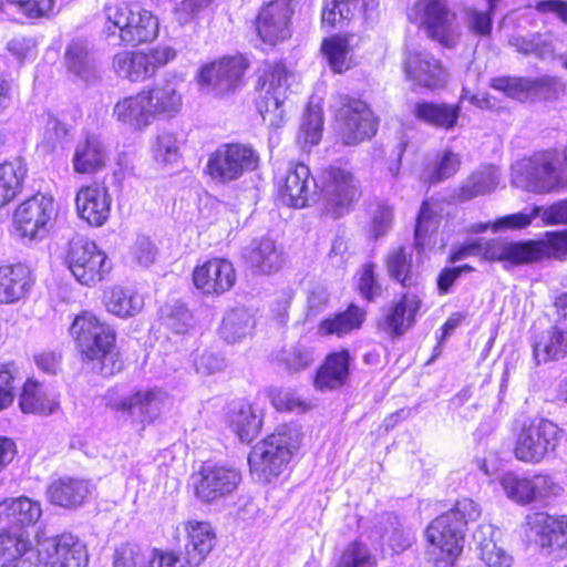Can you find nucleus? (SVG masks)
<instances>
[{
	"instance_id": "nucleus-28",
	"label": "nucleus",
	"mask_w": 567,
	"mask_h": 567,
	"mask_svg": "<svg viewBox=\"0 0 567 567\" xmlns=\"http://www.w3.org/2000/svg\"><path fill=\"white\" fill-rule=\"evenodd\" d=\"M309 178L308 165L301 162H290L286 173L275 183L278 198L289 207H305L309 196Z\"/></svg>"
},
{
	"instance_id": "nucleus-22",
	"label": "nucleus",
	"mask_w": 567,
	"mask_h": 567,
	"mask_svg": "<svg viewBox=\"0 0 567 567\" xmlns=\"http://www.w3.org/2000/svg\"><path fill=\"white\" fill-rule=\"evenodd\" d=\"M112 195L105 177L81 185L74 197L75 212L91 227L106 224L112 212Z\"/></svg>"
},
{
	"instance_id": "nucleus-50",
	"label": "nucleus",
	"mask_w": 567,
	"mask_h": 567,
	"mask_svg": "<svg viewBox=\"0 0 567 567\" xmlns=\"http://www.w3.org/2000/svg\"><path fill=\"white\" fill-rule=\"evenodd\" d=\"M323 133V114L319 110L309 109L299 126L296 143L302 150H310L318 145Z\"/></svg>"
},
{
	"instance_id": "nucleus-24",
	"label": "nucleus",
	"mask_w": 567,
	"mask_h": 567,
	"mask_svg": "<svg viewBox=\"0 0 567 567\" xmlns=\"http://www.w3.org/2000/svg\"><path fill=\"white\" fill-rule=\"evenodd\" d=\"M361 42V37L353 32L332 33L322 39L320 54L332 73L343 74L360 64Z\"/></svg>"
},
{
	"instance_id": "nucleus-47",
	"label": "nucleus",
	"mask_w": 567,
	"mask_h": 567,
	"mask_svg": "<svg viewBox=\"0 0 567 567\" xmlns=\"http://www.w3.org/2000/svg\"><path fill=\"white\" fill-rule=\"evenodd\" d=\"M143 299L128 288L112 287L104 300L106 310L120 318H128L137 315L143 308Z\"/></svg>"
},
{
	"instance_id": "nucleus-57",
	"label": "nucleus",
	"mask_w": 567,
	"mask_h": 567,
	"mask_svg": "<svg viewBox=\"0 0 567 567\" xmlns=\"http://www.w3.org/2000/svg\"><path fill=\"white\" fill-rule=\"evenodd\" d=\"M162 324L174 334H186L194 328V316L185 307H173L162 316Z\"/></svg>"
},
{
	"instance_id": "nucleus-42",
	"label": "nucleus",
	"mask_w": 567,
	"mask_h": 567,
	"mask_svg": "<svg viewBox=\"0 0 567 567\" xmlns=\"http://www.w3.org/2000/svg\"><path fill=\"white\" fill-rule=\"evenodd\" d=\"M280 257L275 240L267 236L251 240L243 252L245 264L261 274H270L278 269Z\"/></svg>"
},
{
	"instance_id": "nucleus-19",
	"label": "nucleus",
	"mask_w": 567,
	"mask_h": 567,
	"mask_svg": "<svg viewBox=\"0 0 567 567\" xmlns=\"http://www.w3.org/2000/svg\"><path fill=\"white\" fill-rule=\"evenodd\" d=\"M192 284L199 295L218 298L230 291L237 282L234 264L225 258L213 256L198 261L192 270Z\"/></svg>"
},
{
	"instance_id": "nucleus-51",
	"label": "nucleus",
	"mask_w": 567,
	"mask_h": 567,
	"mask_svg": "<svg viewBox=\"0 0 567 567\" xmlns=\"http://www.w3.org/2000/svg\"><path fill=\"white\" fill-rule=\"evenodd\" d=\"M354 290L368 303L374 302L381 296L382 286L373 261L363 262L355 272Z\"/></svg>"
},
{
	"instance_id": "nucleus-38",
	"label": "nucleus",
	"mask_w": 567,
	"mask_h": 567,
	"mask_svg": "<svg viewBox=\"0 0 567 567\" xmlns=\"http://www.w3.org/2000/svg\"><path fill=\"white\" fill-rule=\"evenodd\" d=\"M480 258L488 262H504L512 267L527 265L525 240L507 241L502 238L481 239Z\"/></svg>"
},
{
	"instance_id": "nucleus-44",
	"label": "nucleus",
	"mask_w": 567,
	"mask_h": 567,
	"mask_svg": "<svg viewBox=\"0 0 567 567\" xmlns=\"http://www.w3.org/2000/svg\"><path fill=\"white\" fill-rule=\"evenodd\" d=\"M533 357L537 364L567 358V330L554 324L543 331L533 343Z\"/></svg>"
},
{
	"instance_id": "nucleus-1",
	"label": "nucleus",
	"mask_w": 567,
	"mask_h": 567,
	"mask_svg": "<svg viewBox=\"0 0 567 567\" xmlns=\"http://www.w3.org/2000/svg\"><path fill=\"white\" fill-rule=\"evenodd\" d=\"M69 336L82 365L104 378L124 370L115 328L93 311L81 310L74 315Z\"/></svg>"
},
{
	"instance_id": "nucleus-9",
	"label": "nucleus",
	"mask_w": 567,
	"mask_h": 567,
	"mask_svg": "<svg viewBox=\"0 0 567 567\" xmlns=\"http://www.w3.org/2000/svg\"><path fill=\"white\" fill-rule=\"evenodd\" d=\"M298 0H267L256 11L251 30L261 50H274L293 37Z\"/></svg>"
},
{
	"instance_id": "nucleus-53",
	"label": "nucleus",
	"mask_w": 567,
	"mask_h": 567,
	"mask_svg": "<svg viewBox=\"0 0 567 567\" xmlns=\"http://www.w3.org/2000/svg\"><path fill=\"white\" fill-rule=\"evenodd\" d=\"M269 400L274 409L280 413L295 412L303 414L313 406L309 400L301 398L291 390H272L269 392Z\"/></svg>"
},
{
	"instance_id": "nucleus-4",
	"label": "nucleus",
	"mask_w": 567,
	"mask_h": 567,
	"mask_svg": "<svg viewBox=\"0 0 567 567\" xmlns=\"http://www.w3.org/2000/svg\"><path fill=\"white\" fill-rule=\"evenodd\" d=\"M302 433L298 426L280 424L261 439L248 455L250 473L258 481L271 483L289 470L301 446Z\"/></svg>"
},
{
	"instance_id": "nucleus-40",
	"label": "nucleus",
	"mask_w": 567,
	"mask_h": 567,
	"mask_svg": "<svg viewBox=\"0 0 567 567\" xmlns=\"http://www.w3.org/2000/svg\"><path fill=\"white\" fill-rule=\"evenodd\" d=\"M42 516L40 502L27 496L0 501V520L10 525L29 527L35 525Z\"/></svg>"
},
{
	"instance_id": "nucleus-13",
	"label": "nucleus",
	"mask_w": 567,
	"mask_h": 567,
	"mask_svg": "<svg viewBox=\"0 0 567 567\" xmlns=\"http://www.w3.org/2000/svg\"><path fill=\"white\" fill-rule=\"evenodd\" d=\"M250 65V60L244 53L225 54L203 64L196 81L221 99L245 85Z\"/></svg>"
},
{
	"instance_id": "nucleus-16",
	"label": "nucleus",
	"mask_w": 567,
	"mask_h": 567,
	"mask_svg": "<svg viewBox=\"0 0 567 567\" xmlns=\"http://www.w3.org/2000/svg\"><path fill=\"white\" fill-rule=\"evenodd\" d=\"M523 528L540 551L556 559L567 556V514L535 511L526 515Z\"/></svg>"
},
{
	"instance_id": "nucleus-21",
	"label": "nucleus",
	"mask_w": 567,
	"mask_h": 567,
	"mask_svg": "<svg viewBox=\"0 0 567 567\" xmlns=\"http://www.w3.org/2000/svg\"><path fill=\"white\" fill-rule=\"evenodd\" d=\"M194 494L203 503H213L234 493L240 482V472L221 464H203L194 474Z\"/></svg>"
},
{
	"instance_id": "nucleus-5",
	"label": "nucleus",
	"mask_w": 567,
	"mask_h": 567,
	"mask_svg": "<svg viewBox=\"0 0 567 567\" xmlns=\"http://www.w3.org/2000/svg\"><path fill=\"white\" fill-rule=\"evenodd\" d=\"M381 120L368 101L359 95L339 94L332 110L334 143L354 147L370 142L379 132Z\"/></svg>"
},
{
	"instance_id": "nucleus-23",
	"label": "nucleus",
	"mask_w": 567,
	"mask_h": 567,
	"mask_svg": "<svg viewBox=\"0 0 567 567\" xmlns=\"http://www.w3.org/2000/svg\"><path fill=\"white\" fill-rule=\"evenodd\" d=\"M401 69L406 81L425 90H440L447 83L446 66L432 54L406 50L402 55Z\"/></svg>"
},
{
	"instance_id": "nucleus-58",
	"label": "nucleus",
	"mask_w": 567,
	"mask_h": 567,
	"mask_svg": "<svg viewBox=\"0 0 567 567\" xmlns=\"http://www.w3.org/2000/svg\"><path fill=\"white\" fill-rule=\"evenodd\" d=\"M147 567H196L182 551L174 548L154 547Z\"/></svg>"
},
{
	"instance_id": "nucleus-31",
	"label": "nucleus",
	"mask_w": 567,
	"mask_h": 567,
	"mask_svg": "<svg viewBox=\"0 0 567 567\" xmlns=\"http://www.w3.org/2000/svg\"><path fill=\"white\" fill-rule=\"evenodd\" d=\"M143 90L153 123L161 118H173L182 111L183 94L174 83L164 81L144 86Z\"/></svg>"
},
{
	"instance_id": "nucleus-37",
	"label": "nucleus",
	"mask_w": 567,
	"mask_h": 567,
	"mask_svg": "<svg viewBox=\"0 0 567 567\" xmlns=\"http://www.w3.org/2000/svg\"><path fill=\"white\" fill-rule=\"evenodd\" d=\"M414 117L432 127L451 131L460 120L461 105L444 102L420 101L414 104Z\"/></svg>"
},
{
	"instance_id": "nucleus-7",
	"label": "nucleus",
	"mask_w": 567,
	"mask_h": 567,
	"mask_svg": "<svg viewBox=\"0 0 567 567\" xmlns=\"http://www.w3.org/2000/svg\"><path fill=\"white\" fill-rule=\"evenodd\" d=\"M292 71L282 59L265 60L255 72L254 105L269 127L282 126Z\"/></svg>"
},
{
	"instance_id": "nucleus-3",
	"label": "nucleus",
	"mask_w": 567,
	"mask_h": 567,
	"mask_svg": "<svg viewBox=\"0 0 567 567\" xmlns=\"http://www.w3.org/2000/svg\"><path fill=\"white\" fill-rule=\"evenodd\" d=\"M512 454L520 463L536 465L555 454L565 432L551 420L518 415L509 424Z\"/></svg>"
},
{
	"instance_id": "nucleus-43",
	"label": "nucleus",
	"mask_w": 567,
	"mask_h": 567,
	"mask_svg": "<svg viewBox=\"0 0 567 567\" xmlns=\"http://www.w3.org/2000/svg\"><path fill=\"white\" fill-rule=\"evenodd\" d=\"M28 165L20 157L0 163V208L12 203L24 188Z\"/></svg>"
},
{
	"instance_id": "nucleus-61",
	"label": "nucleus",
	"mask_w": 567,
	"mask_h": 567,
	"mask_svg": "<svg viewBox=\"0 0 567 567\" xmlns=\"http://www.w3.org/2000/svg\"><path fill=\"white\" fill-rule=\"evenodd\" d=\"M8 2L20 13L32 19L47 16L53 8V0H8Z\"/></svg>"
},
{
	"instance_id": "nucleus-10",
	"label": "nucleus",
	"mask_w": 567,
	"mask_h": 567,
	"mask_svg": "<svg viewBox=\"0 0 567 567\" xmlns=\"http://www.w3.org/2000/svg\"><path fill=\"white\" fill-rule=\"evenodd\" d=\"M176 58V49L168 44L123 50L113 55L112 69L122 79L132 83H143L154 79Z\"/></svg>"
},
{
	"instance_id": "nucleus-17",
	"label": "nucleus",
	"mask_w": 567,
	"mask_h": 567,
	"mask_svg": "<svg viewBox=\"0 0 567 567\" xmlns=\"http://www.w3.org/2000/svg\"><path fill=\"white\" fill-rule=\"evenodd\" d=\"M499 485L507 498L520 506L557 497L563 492L560 484L547 472H537L530 476L506 472L499 478Z\"/></svg>"
},
{
	"instance_id": "nucleus-62",
	"label": "nucleus",
	"mask_w": 567,
	"mask_h": 567,
	"mask_svg": "<svg viewBox=\"0 0 567 567\" xmlns=\"http://www.w3.org/2000/svg\"><path fill=\"white\" fill-rule=\"evenodd\" d=\"M437 230L439 227L415 221L413 247L417 254H424L426 249L434 247Z\"/></svg>"
},
{
	"instance_id": "nucleus-35",
	"label": "nucleus",
	"mask_w": 567,
	"mask_h": 567,
	"mask_svg": "<svg viewBox=\"0 0 567 567\" xmlns=\"http://www.w3.org/2000/svg\"><path fill=\"white\" fill-rule=\"evenodd\" d=\"M19 408L25 414L49 416L60 408L58 395L44 390L33 377L27 378L19 393Z\"/></svg>"
},
{
	"instance_id": "nucleus-54",
	"label": "nucleus",
	"mask_w": 567,
	"mask_h": 567,
	"mask_svg": "<svg viewBox=\"0 0 567 567\" xmlns=\"http://www.w3.org/2000/svg\"><path fill=\"white\" fill-rule=\"evenodd\" d=\"M279 361L287 371L300 372L309 368L315 359L311 349L298 342L281 349Z\"/></svg>"
},
{
	"instance_id": "nucleus-25",
	"label": "nucleus",
	"mask_w": 567,
	"mask_h": 567,
	"mask_svg": "<svg viewBox=\"0 0 567 567\" xmlns=\"http://www.w3.org/2000/svg\"><path fill=\"white\" fill-rule=\"evenodd\" d=\"M352 357L348 348L329 351L312 375V385L319 392L338 391L350 381Z\"/></svg>"
},
{
	"instance_id": "nucleus-59",
	"label": "nucleus",
	"mask_w": 567,
	"mask_h": 567,
	"mask_svg": "<svg viewBox=\"0 0 567 567\" xmlns=\"http://www.w3.org/2000/svg\"><path fill=\"white\" fill-rule=\"evenodd\" d=\"M249 329V318L239 313H229L223 319L220 324L223 338L230 343L237 342L246 337Z\"/></svg>"
},
{
	"instance_id": "nucleus-27",
	"label": "nucleus",
	"mask_w": 567,
	"mask_h": 567,
	"mask_svg": "<svg viewBox=\"0 0 567 567\" xmlns=\"http://www.w3.org/2000/svg\"><path fill=\"white\" fill-rule=\"evenodd\" d=\"M72 168L80 176H96L110 164V152L96 135H87L76 143L72 155Z\"/></svg>"
},
{
	"instance_id": "nucleus-45",
	"label": "nucleus",
	"mask_w": 567,
	"mask_h": 567,
	"mask_svg": "<svg viewBox=\"0 0 567 567\" xmlns=\"http://www.w3.org/2000/svg\"><path fill=\"white\" fill-rule=\"evenodd\" d=\"M547 85L544 79H529L523 76L502 75L489 80V87L503 93L505 96L526 101L538 95Z\"/></svg>"
},
{
	"instance_id": "nucleus-2",
	"label": "nucleus",
	"mask_w": 567,
	"mask_h": 567,
	"mask_svg": "<svg viewBox=\"0 0 567 567\" xmlns=\"http://www.w3.org/2000/svg\"><path fill=\"white\" fill-rule=\"evenodd\" d=\"M482 509L470 497L457 498L446 512L434 517L424 529L426 555L433 567H454L461 557L467 526L480 519Z\"/></svg>"
},
{
	"instance_id": "nucleus-30",
	"label": "nucleus",
	"mask_w": 567,
	"mask_h": 567,
	"mask_svg": "<svg viewBox=\"0 0 567 567\" xmlns=\"http://www.w3.org/2000/svg\"><path fill=\"white\" fill-rule=\"evenodd\" d=\"M31 269L22 262L0 265V305L24 299L34 285Z\"/></svg>"
},
{
	"instance_id": "nucleus-8",
	"label": "nucleus",
	"mask_w": 567,
	"mask_h": 567,
	"mask_svg": "<svg viewBox=\"0 0 567 567\" xmlns=\"http://www.w3.org/2000/svg\"><path fill=\"white\" fill-rule=\"evenodd\" d=\"M408 19L444 49H453L460 42L458 17L447 0H416L408 11Z\"/></svg>"
},
{
	"instance_id": "nucleus-12",
	"label": "nucleus",
	"mask_w": 567,
	"mask_h": 567,
	"mask_svg": "<svg viewBox=\"0 0 567 567\" xmlns=\"http://www.w3.org/2000/svg\"><path fill=\"white\" fill-rule=\"evenodd\" d=\"M259 164L260 155L251 145L229 142L208 155L204 174L214 182L227 184L256 171Z\"/></svg>"
},
{
	"instance_id": "nucleus-18",
	"label": "nucleus",
	"mask_w": 567,
	"mask_h": 567,
	"mask_svg": "<svg viewBox=\"0 0 567 567\" xmlns=\"http://www.w3.org/2000/svg\"><path fill=\"white\" fill-rule=\"evenodd\" d=\"M34 567H86L84 545L71 534L35 536Z\"/></svg>"
},
{
	"instance_id": "nucleus-64",
	"label": "nucleus",
	"mask_w": 567,
	"mask_h": 567,
	"mask_svg": "<svg viewBox=\"0 0 567 567\" xmlns=\"http://www.w3.org/2000/svg\"><path fill=\"white\" fill-rule=\"evenodd\" d=\"M481 559L487 567H511L512 565V557L494 543L482 546Z\"/></svg>"
},
{
	"instance_id": "nucleus-55",
	"label": "nucleus",
	"mask_w": 567,
	"mask_h": 567,
	"mask_svg": "<svg viewBox=\"0 0 567 567\" xmlns=\"http://www.w3.org/2000/svg\"><path fill=\"white\" fill-rule=\"evenodd\" d=\"M64 64L68 72L85 78L91 72L87 47L81 41H72L64 52Z\"/></svg>"
},
{
	"instance_id": "nucleus-14",
	"label": "nucleus",
	"mask_w": 567,
	"mask_h": 567,
	"mask_svg": "<svg viewBox=\"0 0 567 567\" xmlns=\"http://www.w3.org/2000/svg\"><path fill=\"white\" fill-rule=\"evenodd\" d=\"M424 310L421 292L401 291L383 308L375 321V329L388 340L398 341L416 326Z\"/></svg>"
},
{
	"instance_id": "nucleus-33",
	"label": "nucleus",
	"mask_w": 567,
	"mask_h": 567,
	"mask_svg": "<svg viewBox=\"0 0 567 567\" xmlns=\"http://www.w3.org/2000/svg\"><path fill=\"white\" fill-rule=\"evenodd\" d=\"M91 493L87 481L64 476L52 481L47 488L49 503L63 508H76L85 503Z\"/></svg>"
},
{
	"instance_id": "nucleus-60",
	"label": "nucleus",
	"mask_w": 567,
	"mask_h": 567,
	"mask_svg": "<svg viewBox=\"0 0 567 567\" xmlns=\"http://www.w3.org/2000/svg\"><path fill=\"white\" fill-rule=\"evenodd\" d=\"M16 369L12 362L0 363V411L14 401Z\"/></svg>"
},
{
	"instance_id": "nucleus-48",
	"label": "nucleus",
	"mask_w": 567,
	"mask_h": 567,
	"mask_svg": "<svg viewBox=\"0 0 567 567\" xmlns=\"http://www.w3.org/2000/svg\"><path fill=\"white\" fill-rule=\"evenodd\" d=\"M333 567H379V557L364 540L355 538L343 547Z\"/></svg>"
},
{
	"instance_id": "nucleus-11",
	"label": "nucleus",
	"mask_w": 567,
	"mask_h": 567,
	"mask_svg": "<svg viewBox=\"0 0 567 567\" xmlns=\"http://www.w3.org/2000/svg\"><path fill=\"white\" fill-rule=\"evenodd\" d=\"M322 200L327 214L341 218L354 210L363 196L360 179L344 165H329L322 171Z\"/></svg>"
},
{
	"instance_id": "nucleus-20",
	"label": "nucleus",
	"mask_w": 567,
	"mask_h": 567,
	"mask_svg": "<svg viewBox=\"0 0 567 567\" xmlns=\"http://www.w3.org/2000/svg\"><path fill=\"white\" fill-rule=\"evenodd\" d=\"M56 215L51 195L35 193L17 205L13 225L21 236L34 239L48 233Z\"/></svg>"
},
{
	"instance_id": "nucleus-6",
	"label": "nucleus",
	"mask_w": 567,
	"mask_h": 567,
	"mask_svg": "<svg viewBox=\"0 0 567 567\" xmlns=\"http://www.w3.org/2000/svg\"><path fill=\"white\" fill-rule=\"evenodd\" d=\"M105 39L117 38L123 47L137 48L154 42L159 35V19L135 2L123 1L104 8Z\"/></svg>"
},
{
	"instance_id": "nucleus-39",
	"label": "nucleus",
	"mask_w": 567,
	"mask_h": 567,
	"mask_svg": "<svg viewBox=\"0 0 567 567\" xmlns=\"http://www.w3.org/2000/svg\"><path fill=\"white\" fill-rule=\"evenodd\" d=\"M161 388H142L134 391L131 395L121 399L113 405L116 412L133 414L135 410L141 416L142 427L152 425L158 419V414L151 413L152 405L157 404L163 395Z\"/></svg>"
},
{
	"instance_id": "nucleus-29",
	"label": "nucleus",
	"mask_w": 567,
	"mask_h": 567,
	"mask_svg": "<svg viewBox=\"0 0 567 567\" xmlns=\"http://www.w3.org/2000/svg\"><path fill=\"white\" fill-rule=\"evenodd\" d=\"M186 533V543L181 551L199 567L213 551L217 535L207 520L188 519L183 524Z\"/></svg>"
},
{
	"instance_id": "nucleus-41",
	"label": "nucleus",
	"mask_w": 567,
	"mask_h": 567,
	"mask_svg": "<svg viewBox=\"0 0 567 567\" xmlns=\"http://www.w3.org/2000/svg\"><path fill=\"white\" fill-rule=\"evenodd\" d=\"M33 551H35V543H31L27 532H14L10 528L0 530V558L6 563L20 561L28 567H34Z\"/></svg>"
},
{
	"instance_id": "nucleus-26",
	"label": "nucleus",
	"mask_w": 567,
	"mask_h": 567,
	"mask_svg": "<svg viewBox=\"0 0 567 567\" xmlns=\"http://www.w3.org/2000/svg\"><path fill=\"white\" fill-rule=\"evenodd\" d=\"M368 320V309L353 301L348 302L317 324V333L322 338L336 337L343 339L362 330Z\"/></svg>"
},
{
	"instance_id": "nucleus-52",
	"label": "nucleus",
	"mask_w": 567,
	"mask_h": 567,
	"mask_svg": "<svg viewBox=\"0 0 567 567\" xmlns=\"http://www.w3.org/2000/svg\"><path fill=\"white\" fill-rule=\"evenodd\" d=\"M485 10L470 7L465 10V20L471 33L480 38H488L493 31V17L498 1L486 0Z\"/></svg>"
},
{
	"instance_id": "nucleus-15",
	"label": "nucleus",
	"mask_w": 567,
	"mask_h": 567,
	"mask_svg": "<svg viewBox=\"0 0 567 567\" xmlns=\"http://www.w3.org/2000/svg\"><path fill=\"white\" fill-rule=\"evenodd\" d=\"M64 260L75 280L86 287H94L106 279L112 269L105 251L84 237L69 241Z\"/></svg>"
},
{
	"instance_id": "nucleus-63",
	"label": "nucleus",
	"mask_w": 567,
	"mask_h": 567,
	"mask_svg": "<svg viewBox=\"0 0 567 567\" xmlns=\"http://www.w3.org/2000/svg\"><path fill=\"white\" fill-rule=\"evenodd\" d=\"M393 223L392 208L380 206L372 215L370 220V234L373 239L384 236Z\"/></svg>"
},
{
	"instance_id": "nucleus-46",
	"label": "nucleus",
	"mask_w": 567,
	"mask_h": 567,
	"mask_svg": "<svg viewBox=\"0 0 567 567\" xmlns=\"http://www.w3.org/2000/svg\"><path fill=\"white\" fill-rule=\"evenodd\" d=\"M227 424L243 443H251L261 432L264 420L252 404L245 403L228 413Z\"/></svg>"
},
{
	"instance_id": "nucleus-32",
	"label": "nucleus",
	"mask_w": 567,
	"mask_h": 567,
	"mask_svg": "<svg viewBox=\"0 0 567 567\" xmlns=\"http://www.w3.org/2000/svg\"><path fill=\"white\" fill-rule=\"evenodd\" d=\"M527 265L544 260H567V228L547 230L542 237L525 240Z\"/></svg>"
},
{
	"instance_id": "nucleus-49",
	"label": "nucleus",
	"mask_w": 567,
	"mask_h": 567,
	"mask_svg": "<svg viewBox=\"0 0 567 567\" xmlns=\"http://www.w3.org/2000/svg\"><path fill=\"white\" fill-rule=\"evenodd\" d=\"M359 0H324L321 10V25L327 30H341L354 17Z\"/></svg>"
},
{
	"instance_id": "nucleus-36",
	"label": "nucleus",
	"mask_w": 567,
	"mask_h": 567,
	"mask_svg": "<svg viewBox=\"0 0 567 567\" xmlns=\"http://www.w3.org/2000/svg\"><path fill=\"white\" fill-rule=\"evenodd\" d=\"M383 264L391 281L406 290L417 287L420 276L414 269L413 256L406 246L399 245L390 249Z\"/></svg>"
},
{
	"instance_id": "nucleus-56",
	"label": "nucleus",
	"mask_w": 567,
	"mask_h": 567,
	"mask_svg": "<svg viewBox=\"0 0 567 567\" xmlns=\"http://www.w3.org/2000/svg\"><path fill=\"white\" fill-rule=\"evenodd\" d=\"M461 168V157L452 150H444L427 175L429 184H439L453 177Z\"/></svg>"
},
{
	"instance_id": "nucleus-34",
	"label": "nucleus",
	"mask_w": 567,
	"mask_h": 567,
	"mask_svg": "<svg viewBox=\"0 0 567 567\" xmlns=\"http://www.w3.org/2000/svg\"><path fill=\"white\" fill-rule=\"evenodd\" d=\"M143 87L136 93L121 97L113 106L112 115L121 124L141 132L153 124Z\"/></svg>"
}]
</instances>
